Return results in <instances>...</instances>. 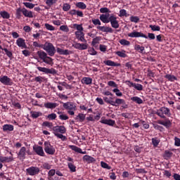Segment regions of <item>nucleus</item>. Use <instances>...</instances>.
<instances>
[{"mask_svg": "<svg viewBox=\"0 0 180 180\" xmlns=\"http://www.w3.org/2000/svg\"><path fill=\"white\" fill-rule=\"evenodd\" d=\"M42 49L43 50L46 51V53H48L50 57H53V56H54V54H56V52L57 51L56 50V47H54V45H53V44H51V42L48 41L45 42V44L42 45Z\"/></svg>", "mask_w": 180, "mask_h": 180, "instance_id": "nucleus-1", "label": "nucleus"}, {"mask_svg": "<svg viewBox=\"0 0 180 180\" xmlns=\"http://www.w3.org/2000/svg\"><path fill=\"white\" fill-rule=\"evenodd\" d=\"M109 105H111L112 106H119V105H121L122 109H127L129 108V105L126 103V101L122 98H115V101H113L112 100H110V103H108Z\"/></svg>", "mask_w": 180, "mask_h": 180, "instance_id": "nucleus-2", "label": "nucleus"}, {"mask_svg": "<svg viewBox=\"0 0 180 180\" xmlns=\"http://www.w3.org/2000/svg\"><path fill=\"white\" fill-rule=\"evenodd\" d=\"M156 115L161 117V119H165V115L168 116L169 117L171 116V110L167 107H162L157 110Z\"/></svg>", "mask_w": 180, "mask_h": 180, "instance_id": "nucleus-3", "label": "nucleus"}, {"mask_svg": "<svg viewBox=\"0 0 180 180\" xmlns=\"http://www.w3.org/2000/svg\"><path fill=\"white\" fill-rule=\"evenodd\" d=\"M44 146V149L46 154L49 155H54V154H56V148H54V146L51 145L50 141H45Z\"/></svg>", "mask_w": 180, "mask_h": 180, "instance_id": "nucleus-4", "label": "nucleus"}, {"mask_svg": "<svg viewBox=\"0 0 180 180\" xmlns=\"http://www.w3.org/2000/svg\"><path fill=\"white\" fill-rule=\"evenodd\" d=\"M27 175L30 176H34L35 175H39L40 174V168L38 167L32 166L26 169Z\"/></svg>", "mask_w": 180, "mask_h": 180, "instance_id": "nucleus-5", "label": "nucleus"}, {"mask_svg": "<svg viewBox=\"0 0 180 180\" xmlns=\"http://www.w3.org/2000/svg\"><path fill=\"white\" fill-rule=\"evenodd\" d=\"M0 82L7 86H12L13 85V80L6 75L0 76Z\"/></svg>", "mask_w": 180, "mask_h": 180, "instance_id": "nucleus-6", "label": "nucleus"}, {"mask_svg": "<svg viewBox=\"0 0 180 180\" xmlns=\"http://www.w3.org/2000/svg\"><path fill=\"white\" fill-rule=\"evenodd\" d=\"M38 71L40 72H44V74L49 75L51 74L52 75H57V70L53 68H43V67H37V68Z\"/></svg>", "mask_w": 180, "mask_h": 180, "instance_id": "nucleus-7", "label": "nucleus"}, {"mask_svg": "<svg viewBox=\"0 0 180 180\" xmlns=\"http://www.w3.org/2000/svg\"><path fill=\"white\" fill-rule=\"evenodd\" d=\"M127 36L128 37L132 38L143 37V39H148V37H147V35L141 32H137L136 30L133 31L132 32L128 33Z\"/></svg>", "mask_w": 180, "mask_h": 180, "instance_id": "nucleus-8", "label": "nucleus"}, {"mask_svg": "<svg viewBox=\"0 0 180 180\" xmlns=\"http://www.w3.org/2000/svg\"><path fill=\"white\" fill-rule=\"evenodd\" d=\"M110 22L111 25V27L113 29H119L120 25L119 21H117V18L115 16V15L112 14L110 15Z\"/></svg>", "mask_w": 180, "mask_h": 180, "instance_id": "nucleus-9", "label": "nucleus"}, {"mask_svg": "<svg viewBox=\"0 0 180 180\" xmlns=\"http://www.w3.org/2000/svg\"><path fill=\"white\" fill-rule=\"evenodd\" d=\"M53 131L60 134H65L67 133V129L64 126H56L53 127Z\"/></svg>", "mask_w": 180, "mask_h": 180, "instance_id": "nucleus-10", "label": "nucleus"}, {"mask_svg": "<svg viewBox=\"0 0 180 180\" xmlns=\"http://www.w3.org/2000/svg\"><path fill=\"white\" fill-rule=\"evenodd\" d=\"M72 47L76 49L77 50H86L88 49V44L84 43V44H80L78 42H75V44H72Z\"/></svg>", "mask_w": 180, "mask_h": 180, "instance_id": "nucleus-11", "label": "nucleus"}, {"mask_svg": "<svg viewBox=\"0 0 180 180\" xmlns=\"http://www.w3.org/2000/svg\"><path fill=\"white\" fill-rule=\"evenodd\" d=\"M63 108L66 110H77V106L74 105V103L67 102L63 103Z\"/></svg>", "mask_w": 180, "mask_h": 180, "instance_id": "nucleus-12", "label": "nucleus"}, {"mask_svg": "<svg viewBox=\"0 0 180 180\" xmlns=\"http://www.w3.org/2000/svg\"><path fill=\"white\" fill-rule=\"evenodd\" d=\"M75 34L76 36V39L82 41L83 43H86V39H85V34L83 32H75Z\"/></svg>", "mask_w": 180, "mask_h": 180, "instance_id": "nucleus-13", "label": "nucleus"}, {"mask_svg": "<svg viewBox=\"0 0 180 180\" xmlns=\"http://www.w3.org/2000/svg\"><path fill=\"white\" fill-rule=\"evenodd\" d=\"M99 19H100V20H101V22L103 23H109V22H110V16L109 13L100 15Z\"/></svg>", "mask_w": 180, "mask_h": 180, "instance_id": "nucleus-14", "label": "nucleus"}, {"mask_svg": "<svg viewBox=\"0 0 180 180\" xmlns=\"http://www.w3.org/2000/svg\"><path fill=\"white\" fill-rule=\"evenodd\" d=\"M34 151L37 154V155H39L40 157H45L46 154L44 153V150H43V147L41 146H37L33 147Z\"/></svg>", "mask_w": 180, "mask_h": 180, "instance_id": "nucleus-15", "label": "nucleus"}, {"mask_svg": "<svg viewBox=\"0 0 180 180\" xmlns=\"http://www.w3.org/2000/svg\"><path fill=\"white\" fill-rule=\"evenodd\" d=\"M83 161L84 162H87V164H92L94 162H96V159L89 155H85L83 156Z\"/></svg>", "mask_w": 180, "mask_h": 180, "instance_id": "nucleus-16", "label": "nucleus"}, {"mask_svg": "<svg viewBox=\"0 0 180 180\" xmlns=\"http://www.w3.org/2000/svg\"><path fill=\"white\" fill-rule=\"evenodd\" d=\"M56 51L60 56H70V54H72V51L68 49L64 50L60 48H57Z\"/></svg>", "mask_w": 180, "mask_h": 180, "instance_id": "nucleus-17", "label": "nucleus"}, {"mask_svg": "<svg viewBox=\"0 0 180 180\" xmlns=\"http://www.w3.org/2000/svg\"><path fill=\"white\" fill-rule=\"evenodd\" d=\"M16 44L21 49H27V46L26 45V42L23 38H18L16 40Z\"/></svg>", "mask_w": 180, "mask_h": 180, "instance_id": "nucleus-18", "label": "nucleus"}, {"mask_svg": "<svg viewBox=\"0 0 180 180\" xmlns=\"http://www.w3.org/2000/svg\"><path fill=\"white\" fill-rule=\"evenodd\" d=\"M97 29L105 33H113V29L110 27L97 26Z\"/></svg>", "mask_w": 180, "mask_h": 180, "instance_id": "nucleus-19", "label": "nucleus"}, {"mask_svg": "<svg viewBox=\"0 0 180 180\" xmlns=\"http://www.w3.org/2000/svg\"><path fill=\"white\" fill-rule=\"evenodd\" d=\"M18 155L20 160H25L26 158V147H21L20 151L18 153Z\"/></svg>", "mask_w": 180, "mask_h": 180, "instance_id": "nucleus-20", "label": "nucleus"}, {"mask_svg": "<svg viewBox=\"0 0 180 180\" xmlns=\"http://www.w3.org/2000/svg\"><path fill=\"white\" fill-rule=\"evenodd\" d=\"M158 124H162V126H164L165 127H166V129H169L172 125V123L171 122L169 119H167L166 121L158 120Z\"/></svg>", "mask_w": 180, "mask_h": 180, "instance_id": "nucleus-21", "label": "nucleus"}, {"mask_svg": "<svg viewBox=\"0 0 180 180\" xmlns=\"http://www.w3.org/2000/svg\"><path fill=\"white\" fill-rule=\"evenodd\" d=\"M15 129V127L12 124H6L3 125V131L5 133H9V131H13Z\"/></svg>", "mask_w": 180, "mask_h": 180, "instance_id": "nucleus-22", "label": "nucleus"}, {"mask_svg": "<svg viewBox=\"0 0 180 180\" xmlns=\"http://www.w3.org/2000/svg\"><path fill=\"white\" fill-rule=\"evenodd\" d=\"M69 15H71V16H75V15H77L79 18H84V13L75 9L70 10L69 11Z\"/></svg>", "mask_w": 180, "mask_h": 180, "instance_id": "nucleus-23", "label": "nucleus"}, {"mask_svg": "<svg viewBox=\"0 0 180 180\" xmlns=\"http://www.w3.org/2000/svg\"><path fill=\"white\" fill-rule=\"evenodd\" d=\"M86 117V115L82 114V113H79L75 117V120L76 122H79V123H82L83 122L85 121V118Z\"/></svg>", "mask_w": 180, "mask_h": 180, "instance_id": "nucleus-24", "label": "nucleus"}, {"mask_svg": "<svg viewBox=\"0 0 180 180\" xmlns=\"http://www.w3.org/2000/svg\"><path fill=\"white\" fill-rule=\"evenodd\" d=\"M103 124H108V126H115L116 122L113 120L102 119L100 121Z\"/></svg>", "mask_w": 180, "mask_h": 180, "instance_id": "nucleus-25", "label": "nucleus"}, {"mask_svg": "<svg viewBox=\"0 0 180 180\" xmlns=\"http://www.w3.org/2000/svg\"><path fill=\"white\" fill-rule=\"evenodd\" d=\"M69 148L73 151H75V153H79V154H86V151H82V149L74 145L69 146Z\"/></svg>", "mask_w": 180, "mask_h": 180, "instance_id": "nucleus-26", "label": "nucleus"}, {"mask_svg": "<svg viewBox=\"0 0 180 180\" xmlns=\"http://www.w3.org/2000/svg\"><path fill=\"white\" fill-rule=\"evenodd\" d=\"M22 15H24L25 18H33V12L26 9L25 8H22Z\"/></svg>", "mask_w": 180, "mask_h": 180, "instance_id": "nucleus-27", "label": "nucleus"}, {"mask_svg": "<svg viewBox=\"0 0 180 180\" xmlns=\"http://www.w3.org/2000/svg\"><path fill=\"white\" fill-rule=\"evenodd\" d=\"M44 106L46 109H56V108L58 106V104H57L56 103L48 102V103H45Z\"/></svg>", "mask_w": 180, "mask_h": 180, "instance_id": "nucleus-28", "label": "nucleus"}, {"mask_svg": "<svg viewBox=\"0 0 180 180\" xmlns=\"http://www.w3.org/2000/svg\"><path fill=\"white\" fill-rule=\"evenodd\" d=\"M13 161V156L4 157L0 156V162H12Z\"/></svg>", "mask_w": 180, "mask_h": 180, "instance_id": "nucleus-29", "label": "nucleus"}, {"mask_svg": "<svg viewBox=\"0 0 180 180\" xmlns=\"http://www.w3.org/2000/svg\"><path fill=\"white\" fill-rule=\"evenodd\" d=\"M104 64L110 67H120V63H116L110 60H105Z\"/></svg>", "mask_w": 180, "mask_h": 180, "instance_id": "nucleus-30", "label": "nucleus"}, {"mask_svg": "<svg viewBox=\"0 0 180 180\" xmlns=\"http://www.w3.org/2000/svg\"><path fill=\"white\" fill-rule=\"evenodd\" d=\"M0 50L5 51L7 57H8V58L12 59V57H13V53H12V51L8 50V49L3 48L2 46H0Z\"/></svg>", "mask_w": 180, "mask_h": 180, "instance_id": "nucleus-31", "label": "nucleus"}, {"mask_svg": "<svg viewBox=\"0 0 180 180\" xmlns=\"http://www.w3.org/2000/svg\"><path fill=\"white\" fill-rule=\"evenodd\" d=\"M165 78H166V79H168V81H169L170 82H174V81H178V78L176 77L169 74L165 75Z\"/></svg>", "mask_w": 180, "mask_h": 180, "instance_id": "nucleus-32", "label": "nucleus"}, {"mask_svg": "<svg viewBox=\"0 0 180 180\" xmlns=\"http://www.w3.org/2000/svg\"><path fill=\"white\" fill-rule=\"evenodd\" d=\"M30 114H31V117H32V119H37V117H40V116H43V113L37 111H31Z\"/></svg>", "mask_w": 180, "mask_h": 180, "instance_id": "nucleus-33", "label": "nucleus"}, {"mask_svg": "<svg viewBox=\"0 0 180 180\" xmlns=\"http://www.w3.org/2000/svg\"><path fill=\"white\" fill-rule=\"evenodd\" d=\"M134 50H136V51H138V53H141V54H143L146 49L144 48V46H141L139 44H135Z\"/></svg>", "mask_w": 180, "mask_h": 180, "instance_id": "nucleus-34", "label": "nucleus"}, {"mask_svg": "<svg viewBox=\"0 0 180 180\" xmlns=\"http://www.w3.org/2000/svg\"><path fill=\"white\" fill-rule=\"evenodd\" d=\"M82 84H85L86 85H91V84H92V78L83 77L82 79Z\"/></svg>", "mask_w": 180, "mask_h": 180, "instance_id": "nucleus-35", "label": "nucleus"}, {"mask_svg": "<svg viewBox=\"0 0 180 180\" xmlns=\"http://www.w3.org/2000/svg\"><path fill=\"white\" fill-rule=\"evenodd\" d=\"M131 101H132V102H135V103H138V105H141V103H143V99L139 96L131 97Z\"/></svg>", "mask_w": 180, "mask_h": 180, "instance_id": "nucleus-36", "label": "nucleus"}, {"mask_svg": "<svg viewBox=\"0 0 180 180\" xmlns=\"http://www.w3.org/2000/svg\"><path fill=\"white\" fill-rule=\"evenodd\" d=\"M115 54L118 56V57H122V58H126L127 57V54H126V51L122 50V51H118L115 52Z\"/></svg>", "mask_w": 180, "mask_h": 180, "instance_id": "nucleus-37", "label": "nucleus"}, {"mask_svg": "<svg viewBox=\"0 0 180 180\" xmlns=\"http://www.w3.org/2000/svg\"><path fill=\"white\" fill-rule=\"evenodd\" d=\"M0 16H1L3 19H9V18H11V14L7 11H4L0 12Z\"/></svg>", "mask_w": 180, "mask_h": 180, "instance_id": "nucleus-38", "label": "nucleus"}, {"mask_svg": "<svg viewBox=\"0 0 180 180\" xmlns=\"http://www.w3.org/2000/svg\"><path fill=\"white\" fill-rule=\"evenodd\" d=\"M37 53L38 54L39 58L42 60V61L47 56V53L44 51H38Z\"/></svg>", "mask_w": 180, "mask_h": 180, "instance_id": "nucleus-39", "label": "nucleus"}, {"mask_svg": "<svg viewBox=\"0 0 180 180\" xmlns=\"http://www.w3.org/2000/svg\"><path fill=\"white\" fill-rule=\"evenodd\" d=\"M56 175V169H51L48 172V179L53 180V176Z\"/></svg>", "mask_w": 180, "mask_h": 180, "instance_id": "nucleus-40", "label": "nucleus"}, {"mask_svg": "<svg viewBox=\"0 0 180 180\" xmlns=\"http://www.w3.org/2000/svg\"><path fill=\"white\" fill-rule=\"evenodd\" d=\"M161 140L158 137H155L152 139V144L153 147H158V144H160Z\"/></svg>", "mask_w": 180, "mask_h": 180, "instance_id": "nucleus-41", "label": "nucleus"}, {"mask_svg": "<svg viewBox=\"0 0 180 180\" xmlns=\"http://www.w3.org/2000/svg\"><path fill=\"white\" fill-rule=\"evenodd\" d=\"M68 166L70 172H75L77 171V167L74 165V162H68Z\"/></svg>", "mask_w": 180, "mask_h": 180, "instance_id": "nucleus-42", "label": "nucleus"}, {"mask_svg": "<svg viewBox=\"0 0 180 180\" xmlns=\"http://www.w3.org/2000/svg\"><path fill=\"white\" fill-rule=\"evenodd\" d=\"M42 61L43 63H45V64H49V65H52L53 64V58L49 56H46Z\"/></svg>", "mask_w": 180, "mask_h": 180, "instance_id": "nucleus-43", "label": "nucleus"}, {"mask_svg": "<svg viewBox=\"0 0 180 180\" xmlns=\"http://www.w3.org/2000/svg\"><path fill=\"white\" fill-rule=\"evenodd\" d=\"M75 6L77 8H79V9H86V4L84 2H77Z\"/></svg>", "mask_w": 180, "mask_h": 180, "instance_id": "nucleus-44", "label": "nucleus"}, {"mask_svg": "<svg viewBox=\"0 0 180 180\" xmlns=\"http://www.w3.org/2000/svg\"><path fill=\"white\" fill-rule=\"evenodd\" d=\"M99 41H101V37H96V38H94L91 41V46L95 47L96 44H99Z\"/></svg>", "mask_w": 180, "mask_h": 180, "instance_id": "nucleus-45", "label": "nucleus"}, {"mask_svg": "<svg viewBox=\"0 0 180 180\" xmlns=\"http://www.w3.org/2000/svg\"><path fill=\"white\" fill-rule=\"evenodd\" d=\"M149 27L153 30V32H160V30H161V27L158 25H149Z\"/></svg>", "mask_w": 180, "mask_h": 180, "instance_id": "nucleus-46", "label": "nucleus"}, {"mask_svg": "<svg viewBox=\"0 0 180 180\" xmlns=\"http://www.w3.org/2000/svg\"><path fill=\"white\" fill-rule=\"evenodd\" d=\"M112 92L115 94L116 96H119V97L123 96V93H122V91H120V90L117 89V87L112 89Z\"/></svg>", "mask_w": 180, "mask_h": 180, "instance_id": "nucleus-47", "label": "nucleus"}, {"mask_svg": "<svg viewBox=\"0 0 180 180\" xmlns=\"http://www.w3.org/2000/svg\"><path fill=\"white\" fill-rule=\"evenodd\" d=\"M54 135L58 137V139H60L62 141H65L67 140V137L63 134L54 133Z\"/></svg>", "mask_w": 180, "mask_h": 180, "instance_id": "nucleus-48", "label": "nucleus"}, {"mask_svg": "<svg viewBox=\"0 0 180 180\" xmlns=\"http://www.w3.org/2000/svg\"><path fill=\"white\" fill-rule=\"evenodd\" d=\"M44 26H45L46 30H50L51 32H53V30H56V27H54V26H53L49 23H45Z\"/></svg>", "mask_w": 180, "mask_h": 180, "instance_id": "nucleus-49", "label": "nucleus"}, {"mask_svg": "<svg viewBox=\"0 0 180 180\" xmlns=\"http://www.w3.org/2000/svg\"><path fill=\"white\" fill-rule=\"evenodd\" d=\"M101 166L102 167V168H104L105 169H112V167L109 166V165H108V163L101 161Z\"/></svg>", "mask_w": 180, "mask_h": 180, "instance_id": "nucleus-50", "label": "nucleus"}, {"mask_svg": "<svg viewBox=\"0 0 180 180\" xmlns=\"http://www.w3.org/2000/svg\"><path fill=\"white\" fill-rule=\"evenodd\" d=\"M120 18H123L125 16V18H127V11L124 9H121L120 11V14H119Z\"/></svg>", "mask_w": 180, "mask_h": 180, "instance_id": "nucleus-51", "label": "nucleus"}, {"mask_svg": "<svg viewBox=\"0 0 180 180\" xmlns=\"http://www.w3.org/2000/svg\"><path fill=\"white\" fill-rule=\"evenodd\" d=\"M92 21V23L94 25V26H101V25H102V22H101V20L99 19H95V18H93L91 20Z\"/></svg>", "mask_w": 180, "mask_h": 180, "instance_id": "nucleus-52", "label": "nucleus"}, {"mask_svg": "<svg viewBox=\"0 0 180 180\" xmlns=\"http://www.w3.org/2000/svg\"><path fill=\"white\" fill-rule=\"evenodd\" d=\"M34 81H35V82H39V84H41V82L44 81V77L41 76L35 77Z\"/></svg>", "mask_w": 180, "mask_h": 180, "instance_id": "nucleus-53", "label": "nucleus"}, {"mask_svg": "<svg viewBox=\"0 0 180 180\" xmlns=\"http://www.w3.org/2000/svg\"><path fill=\"white\" fill-rule=\"evenodd\" d=\"M163 157H164V158H165V159H167V158H171V157H172V152H171V151H169V150H165Z\"/></svg>", "mask_w": 180, "mask_h": 180, "instance_id": "nucleus-54", "label": "nucleus"}, {"mask_svg": "<svg viewBox=\"0 0 180 180\" xmlns=\"http://www.w3.org/2000/svg\"><path fill=\"white\" fill-rule=\"evenodd\" d=\"M60 30L65 32V33H68V32H70V28H68V25H61L60 27Z\"/></svg>", "mask_w": 180, "mask_h": 180, "instance_id": "nucleus-55", "label": "nucleus"}, {"mask_svg": "<svg viewBox=\"0 0 180 180\" xmlns=\"http://www.w3.org/2000/svg\"><path fill=\"white\" fill-rule=\"evenodd\" d=\"M70 9H71V5L67 3L63 4V11H64V12H68Z\"/></svg>", "mask_w": 180, "mask_h": 180, "instance_id": "nucleus-56", "label": "nucleus"}, {"mask_svg": "<svg viewBox=\"0 0 180 180\" xmlns=\"http://www.w3.org/2000/svg\"><path fill=\"white\" fill-rule=\"evenodd\" d=\"M57 0H46V4L48 6L51 7L54 4H56Z\"/></svg>", "mask_w": 180, "mask_h": 180, "instance_id": "nucleus-57", "label": "nucleus"}, {"mask_svg": "<svg viewBox=\"0 0 180 180\" xmlns=\"http://www.w3.org/2000/svg\"><path fill=\"white\" fill-rule=\"evenodd\" d=\"M130 21L133 22L134 23H139L140 18H139L137 16L132 15L130 17Z\"/></svg>", "mask_w": 180, "mask_h": 180, "instance_id": "nucleus-58", "label": "nucleus"}, {"mask_svg": "<svg viewBox=\"0 0 180 180\" xmlns=\"http://www.w3.org/2000/svg\"><path fill=\"white\" fill-rule=\"evenodd\" d=\"M23 5L25 6V8H28V9H33L34 8V4L32 3L24 2Z\"/></svg>", "mask_w": 180, "mask_h": 180, "instance_id": "nucleus-59", "label": "nucleus"}, {"mask_svg": "<svg viewBox=\"0 0 180 180\" xmlns=\"http://www.w3.org/2000/svg\"><path fill=\"white\" fill-rule=\"evenodd\" d=\"M119 43L122 46H130V42L126 39H121L120 40Z\"/></svg>", "mask_w": 180, "mask_h": 180, "instance_id": "nucleus-60", "label": "nucleus"}, {"mask_svg": "<svg viewBox=\"0 0 180 180\" xmlns=\"http://www.w3.org/2000/svg\"><path fill=\"white\" fill-rule=\"evenodd\" d=\"M73 27L77 29L79 32H82L84 30V27H82V25H78V24H74Z\"/></svg>", "mask_w": 180, "mask_h": 180, "instance_id": "nucleus-61", "label": "nucleus"}, {"mask_svg": "<svg viewBox=\"0 0 180 180\" xmlns=\"http://www.w3.org/2000/svg\"><path fill=\"white\" fill-rule=\"evenodd\" d=\"M47 118L49 120H56V119H57V115L56 113L49 114L47 116Z\"/></svg>", "mask_w": 180, "mask_h": 180, "instance_id": "nucleus-62", "label": "nucleus"}, {"mask_svg": "<svg viewBox=\"0 0 180 180\" xmlns=\"http://www.w3.org/2000/svg\"><path fill=\"white\" fill-rule=\"evenodd\" d=\"M108 86H112V88H115V89L118 88L117 84H116V82H115L113 81H109L108 82Z\"/></svg>", "mask_w": 180, "mask_h": 180, "instance_id": "nucleus-63", "label": "nucleus"}, {"mask_svg": "<svg viewBox=\"0 0 180 180\" xmlns=\"http://www.w3.org/2000/svg\"><path fill=\"white\" fill-rule=\"evenodd\" d=\"M134 88H135L136 91H143V85H141V84L135 83V86Z\"/></svg>", "mask_w": 180, "mask_h": 180, "instance_id": "nucleus-64", "label": "nucleus"}]
</instances>
